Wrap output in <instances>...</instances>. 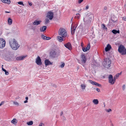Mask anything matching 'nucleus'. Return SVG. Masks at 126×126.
<instances>
[{
	"label": "nucleus",
	"instance_id": "nucleus-29",
	"mask_svg": "<svg viewBox=\"0 0 126 126\" xmlns=\"http://www.w3.org/2000/svg\"><path fill=\"white\" fill-rule=\"evenodd\" d=\"M101 25L102 27L103 30H107V28L105 26L104 24H102Z\"/></svg>",
	"mask_w": 126,
	"mask_h": 126
},
{
	"label": "nucleus",
	"instance_id": "nucleus-7",
	"mask_svg": "<svg viewBox=\"0 0 126 126\" xmlns=\"http://www.w3.org/2000/svg\"><path fill=\"white\" fill-rule=\"evenodd\" d=\"M109 82L112 84H113L115 81V77L113 78L112 76L111 75H109L108 77Z\"/></svg>",
	"mask_w": 126,
	"mask_h": 126
},
{
	"label": "nucleus",
	"instance_id": "nucleus-37",
	"mask_svg": "<svg viewBox=\"0 0 126 126\" xmlns=\"http://www.w3.org/2000/svg\"><path fill=\"white\" fill-rule=\"evenodd\" d=\"M82 50H83V51H84V52H85V51H87V50H88L86 48H84L83 47L82 48Z\"/></svg>",
	"mask_w": 126,
	"mask_h": 126
},
{
	"label": "nucleus",
	"instance_id": "nucleus-13",
	"mask_svg": "<svg viewBox=\"0 0 126 126\" xmlns=\"http://www.w3.org/2000/svg\"><path fill=\"white\" fill-rule=\"evenodd\" d=\"M77 27V26L75 27L74 25L72 24L71 27V34L72 35H73L74 34L75 31Z\"/></svg>",
	"mask_w": 126,
	"mask_h": 126
},
{
	"label": "nucleus",
	"instance_id": "nucleus-1",
	"mask_svg": "<svg viewBox=\"0 0 126 126\" xmlns=\"http://www.w3.org/2000/svg\"><path fill=\"white\" fill-rule=\"evenodd\" d=\"M9 44L11 48L13 50H16L20 47L17 41L15 39H11L9 40Z\"/></svg>",
	"mask_w": 126,
	"mask_h": 126
},
{
	"label": "nucleus",
	"instance_id": "nucleus-57",
	"mask_svg": "<svg viewBox=\"0 0 126 126\" xmlns=\"http://www.w3.org/2000/svg\"><path fill=\"white\" fill-rule=\"evenodd\" d=\"M82 44H81V46H82Z\"/></svg>",
	"mask_w": 126,
	"mask_h": 126
},
{
	"label": "nucleus",
	"instance_id": "nucleus-40",
	"mask_svg": "<svg viewBox=\"0 0 126 126\" xmlns=\"http://www.w3.org/2000/svg\"><path fill=\"white\" fill-rule=\"evenodd\" d=\"M125 85L124 84L122 86V89L123 90H125Z\"/></svg>",
	"mask_w": 126,
	"mask_h": 126
},
{
	"label": "nucleus",
	"instance_id": "nucleus-17",
	"mask_svg": "<svg viewBox=\"0 0 126 126\" xmlns=\"http://www.w3.org/2000/svg\"><path fill=\"white\" fill-rule=\"evenodd\" d=\"M42 38L44 40H49L51 39V38L49 37H47L43 34H42L41 35Z\"/></svg>",
	"mask_w": 126,
	"mask_h": 126
},
{
	"label": "nucleus",
	"instance_id": "nucleus-34",
	"mask_svg": "<svg viewBox=\"0 0 126 126\" xmlns=\"http://www.w3.org/2000/svg\"><path fill=\"white\" fill-rule=\"evenodd\" d=\"M13 103L14 105H16L17 106H18L19 105V103H18L17 102H15L14 101L13 102Z\"/></svg>",
	"mask_w": 126,
	"mask_h": 126
},
{
	"label": "nucleus",
	"instance_id": "nucleus-14",
	"mask_svg": "<svg viewBox=\"0 0 126 126\" xmlns=\"http://www.w3.org/2000/svg\"><path fill=\"white\" fill-rule=\"evenodd\" d=\"M52 63L51 62L48 60L46 59L45 60V63L46 66L52 65Z\"/></svg>",
	"mask_w": 126,
	"mask_h": 126
},
{
	"label": "nucleus",
	"instance_id": "nucleus-3",
	"mask_svg": "<svg viewBox=\"0 0 126 126\" xmlns=\"http://www.w3.org/2000/svg\"><path fill=\"white\" fill-rule=\"evenodd\" d=\"M59 35L62 37H65L67 36V33L66 30L64 29L60 28L58 32Z\"/></svg>",
	"mask_w": 126,
	"mask_h": 126
},
{
	"label": "nucleus",
	"instance_id": "nucleus-53",
	"mask_svg": "<svg viewBox=\"0 0 126 126\" xmlns=\"http://www.w3.org/2000/svg\"><path fill=\"white\" fill-rule=\"evenodd\" d=\"M63 113L62 112L61 113H60V115H62L63 114Z\"/></svg>",
	"mask_w": 126,
	"mask_h": 126
},
{
	"label": "nucleus",
	"instance_id": "nucleus-35",
	"mask_svg": "<svg viewBox=\"0 0 126 126\" xmlns=\"http://www.w3.org/2000/svg\"><path fill=\"white\" fill-rule=\"evenodd\" d=\"M90 45L89 43L88 44L87 47L86 48L87 49V50H88L90 49Z\"/></svg>",
	"mask_w": 126,
	"mask_h": 126
},
{
	"label": "nucleus",
	"instance_id": "nucleus-52",
	"mask_svg": "<svg viewBox=\"0 0 126 126\" xmlns=\"http://www.w3.org/2000/svg\"><path fill=\"white\" fill-rule=\"evenodd\" d=\"M26 98V100H28V97H26V98Z\"/></svg>",
	"mask_w": 126,
	"mask_h": 126
},
{
	"label": "nucleus",
	"instance_id": "nucleus-25",
	"mask_svg": "<svg viewBox=\"0 0 126 126\" xmlns=\"http://www.w3.org/2000/svg\"><path fill=\"white\" fill-rule=\"evenodd\" d=\"M112 32L114 34H116L117 33H119L120 32L119 30L117 31L115 30H113L112 31Z\"/></svg>",
	"mask_w": 126,
	"mask_h": 126
},
{
	"label": "nucleus",
	"instance_id": "nucleus-23",
	"mask_svg": "<svg viewBox=\"0 0 126 126\" xmlns=\"http://www.w3.org/2000/svg\"><path fill=\"white\" fill-rule=\"evenodd\" d=\"M12 19L10 18H9L8 20V22L9 25L12 24Z\"/></svg>",
	"mask_w": 126,
	"mask_h": 126
},
{
	"label": "nucleus",
	"instance_id": "nucleus-16",
	"mask_svg": "<svg viewBox=\"0 0 126 126\" xmlns=\"http://www.w3.org/2000/svg\"><path fill=\"white\" fill-rule=\"evenodd\" d=\"M81 58L82 59L81 60L84 63H85L86 61V60L84 55V54L82 55H81Z\"/></svg>",
	"mask_w": 126,
	"mask_h": 126
},
{
	"label": "nucleus",
	"instance_id": "nucleus-6",
	"mask_svg": "<svg viewBox=\"0 0 126 126\" xmlns=\"http://www.w3.org/2000/svg\"><path fill=\"white\" fill-rule=\"evenodd\" d=\"M59 53L56 50H52L50 53V56L53 57H55L59 55Z\"/></svg>",
	"mask_w": 126,
	"mask_h": 126
},
{
	"label": "nucleus",
	"instance_id": "nucleus-18",
	"mask_svg": "<svg viewBox=\"0 0 126 126\" xmlns=\"http://www.w3.org/2000/svg\"><path fill=\"white\" fill-rule=\"evenodd\" d=\"M111 48L110 45L109 44H108L106 47L105 48V50L106 51H109Z\"/></svg>",
	"mask_w": 126,
	"mask_h": 126
},
{
	"label": "nucleus",
	"instance_id": "nucleus-56",
	"mask_svg": "<svg viewBox=\"0 0 126 126\" xmlns=\"http://www.w3.org/2000/svg\"><path fill=\"white\" fill-rule=\"evenodd\" d=\"M82 44H81V46H82Z\"/></svg>",
	"mask_w": 126,
	"mask_h": 126
},
{
	"label": "nucleus",
	"instance_id": "nucleus-47",
	"mask_svg": "<svg viewBox=\"0 0 126 126\" xmlns=\"http://www.w3.org/2000/svg\"><path fill=\"white\" fill-rule=\"evenodd\" d=\"M76 15L78 17H79V16L80 15L79 14H77Z\"/></svg>",
	"mask_w": 126,
	"mask_h": 126
},
{
	"label": "nucleus",
	"instance_id": "nucleus-2",
	"mask_svg": "<svg viewBox=\"0 0 126 126\" xmlns=\"http://www.w3.org/2000/svg\"><path fill=\"white\" fill-rule=\"evenodd\" d=\"M85 16H84L83 20L85 24H89L91 23V20L93 17V15L91 13H86Z\"/></svg>",
	"mask_w": 126,
	"mask_h": 126
},
{
	"label": "nucleus",
	"instance_id": "nucleus-24",
	"mask_svg": "<svg viewBox=\"0 0 126 126\" xmlns=\"http://www.w3.org/2000/svg\"><path fill=\"white\" fill-rule=\"evenodd\" d=\"M93 103L95 105H97L98 104L99 101L97 99H94L93 101Z\"/></svg>",
	"mask_w": 126,
	"mask_h": 126
},
{
	"label": "nucleus",
	"instance_id": "nucleus-20",
	"mask_svg": "<svg viewBox=\"0 0 126 126\" xmlns=\"http://www.w3.org/2000/svg\"><path fill=\"white\" fill-rule=\"evenodd\" d=\"M47 27L45 26H44L42 27H41L40 28V31L41 32H43L46 29Z\"/></svg>",
	"mask_w": 126,
	"mask_h": 126
},
{
	"label": "nucleus",
	"instance_id": "nucleus-26",
	"mask_svg": "<svg viewBox=\"0 0 126 126\" xmlns=\"http://www.w3.org/2000/svg\"><path fill=\"white\" fill-rule=\"evenodd\" d=\"M80 86L82 89L84 90L86 87V85L85 84H81Z\"/></svg>",
	"mask_w": 126,
	"mask_h": 126
},
{
	"label": "nucleus",
	"instance_id": "nucleus-22",
	"mask_svg": "<svg viewBox=\"0 0 126 126\" xmlns=\"http://www.w3.org/2000/svg\"><path fill=\"white\" fill-rule=\"evenodd\" d=\"M1 1L3 3L9 4L10 3V0H1Z\"/></svg>",
	"mask_w": 126,
	"mask_h": 126
},
{
	"label": "nucleus",
	"instance_id": "nucleus-50",
	"mask_svg": "<svg viewBox=\"0 0 126 126\" xmlns=\"http://www.w3.org/2000/svg\"><path fill=\"white\" fill-rule=\"evenodd\" d=\"M28 102V101L27 100H26V101H24V103H27Z\"/></svg>",
	"mask_w": 126,
	"mask_h": 126
},
{
	"label": "nucleus",
	"instance_id": "nucleus-43",
	"mask_svg": "<svg viewBox=\"0 0 126 126\" xmlns=\"http://www.w3.org/2000/svg\"><path fill=\"white\" fill-rule=\"evenodd\" d=\"M52 86H53V87L55 88H56V85H55V84H52Z\"/></svg>",
	"mask_w": 126,
	"mask_h": 126
},
{
	"label": "nucleus",
	"instance_id": "nucleus-46",
	"mask_svg": "<svg viewBox=\"0 0 126 126\" xmlns=\"http://www.w3.org/2000/svg\"><path fill=\"white\" fill-rule=\"evenodd\" d=\"M89 8V6L88 5H87L86 6L85 9L86 10L88 9Z\"/></svg>",
	"mask_w": 126,
	"mask_h": 126
},
{
	"label": "nucleus",
	"instance_id": "nucleus-48",
	"mask_svg": "<svg viewBox=\"0 0 126 126\" xmlns=\"http://www.w3.org/2000/svg\"><path fill=\"white\" fill-rule=\"evenodd\" d=\"M28 3H29V5L30 6H31L32 5V3H30V2H29Z\"/></svg>",
	"mask_w": 126,
	"mask_h": 126
},
{
	"label": "nucleus",
	"instance_id": "nucleus-54",
	"mask_svg": "<svg viewBox=\"0 0 126 126\" xmlns=\"http://www.w3.org/2000/svg\"><path fill=\"white\" fill-rule=\"evenodd\" d=\"M122 72H121L120 73H118V74H119V75H121L122 74Z\"/></svg>",
	"mask_w": 126,
	"mask_h": 126
},
{
	"label": "nucleus",
	"instance_id": "nucleus-8",
	"mask_svg": "<svg viewBox=\"0 0 126 126\" xmlns=\"http://www.w3.org/2000/svg\"><path fill=\"white\" fill-rule=\"evenodd\" d=\"M5 42L3 39L0 38V48H4L5 46Z\"/></svg>",
	"mask_w": 126,
	"mask_h": 126
},
{
	"label": "nucleus",
	"instance_id": "nucleus-19",
	"mask_svg": "<svg viewBox=\"0 0 126 126\" xmlns=\"http://www.w3.org/2000/svg\"><path fill=\"white\" fill-rule=\"evenodd\" d=\"M26 57V56H20L17 57L16 58V60L18 61L22 60H23Z\"/></svg>",
	"mask_w": 126,
	"mask_h": 126
},
{
	"label": "nucleus",
	"instance_id": "nucleus-31",
	"mask_svg": "<svg viewBox=\"0 0 126 126\" xmlns=\"http://www.w3.org/2000/svg\"><path fill=\"white\" fill-rule=\"evenodd\" d=\"M27 124L28 125H32L33 124V122L32 121H31L27 123Z\"/></svg>",
	"mask_w": 126,
	"mask_h": 126
},
{
	"label": "nucleus",
	"instance_id": "nucleus-30",
	"mask_svg": "<svg viewBox=\"0 0 126 126\" xmlns=\"http://www.w3.org/2000/svg\"><path fill=\"white\" fill-rule=\"evenodd\" d=\"M116 21H114L113 20L111 19V21H110L109 23H110V24H112L113 23H116Z\"/></svg>",
	"mask_w": 126,
	"mask_h": 126
},
{
	"label": "nucleus",
	"instance_id": "nucleus-5",
	"mask_svg": "<svg viewBox=\"0 0 126 126\" xmlns=\"http://www.w3.org/2000/svg\"><path fill=\"white\" fill-rule=\"evenodd\" d=\"M119 52L122 55L126 54V49L123 45H120L118 48Z\"/></svg>",
	"mask_w": 126,
	"mask_h": 126
},
{
	"label": "nucleus",
	"instance_id": "nucleus-21",
	"mask_svg": "<svg viewBox=\"0 0 126 126\" xmlns=\"http://www.w3.org/2000/svg\"><path fill=\"white\" fill-rule=\"evenodd\" d=\"M63 37H61L60 36H58L57 37V39L58 41L60 42H61L63 40Z\"/></svg>",
	"mask_w": 126,
	"mask_h": 126
},
{
	"label": "nucleus",
	"instance_id": "nucleus-44",
	"mask_svg": "<svg viewBox=\"0 0 126 126\" xmlns=\"http://www.w3.org/2000/svg\"><path fill=\"white\" fill-rule=\"evenodd\" d=\"M36 29V27H32V29L33 31H35Z\"/></svg>",
	"mask_w": 126,
	"mask_h": 126
},
{
	"label": "nucleus",
	"instance_id": "nucleus-9",
	"mask_svg": "<svg viewBox=\"0 0 126 126\" xmlns=\"http://www.w3.org/2000/svg\"><path fill=\"white\" fill-rule=\"evenodd\" d=\"M53 13L51 11L48 12L47 14L46 17L49 18L50 20H52L53 17Z\"/></svg>",
	"mask_w": 126,
	"mask_h": 126
},
{
	"label": "nucleus",
	"instance_id": "nucleus-38",
	"mask_svg": "<svg viewBox=\"0 0 126 126\" xmlns=\"http://www.w3.org/2000/svg\"><path fill=\"white\" fill-rule=\"evenodd\" d=\"M83 0H78V3L79 4L81 3L83 1Z\"/></svg>",
	"mask_w": 126,
	"mask_h": 126
},
{
	"label": "nucleus",
	"instance_id": "nucleus-45",
	"mask_svg": "<svg viewBox=\"0 0 126 126\" xmlns=\"http://www.w3.org/2000/svg\"><path fill=\"white\" fill-rule=\"evenodd\" d=\"M96 90L98 92H99L100 91V89L98 88H96Z\"/></svg>",
	"mask_w": 126,
	"mask_h": 126
},
{
	"label": "nucleus",
	"instance_id": "nucleus-28",
	"mask_svg": "<svg viewBox=\"0 0 126 126\" xmlns=\"http://www.w3.org/2000/svg\"><path fill=\"white\" fill-rule=\"evenodd\" d=\"M11 122L12 123L15 124L17 123V121L16 119H14L11 121Z\"/></svg>",
	"mask_w": 126,
	"mask_h": 126
},
{
	"label": "nucleus",
	"instance_id": "nucleus-12",
	"mask_svg": "<svg viewBox=\"0 0 126 126\" xmlns=\"http://www.w3.org/2000/svg\"><path fill=\"white\" fill-rule=\"evenodd\" d=\"M64 46L68 48L69 50H71L72 49L71 45L70 42H68L64 44Z\"/></svg>",
	"mask_w": 126,
	"mask_h": 126
},
{
	"label": "nucleus",
	"instance_id": "nucleus-42",
	"mask_svg": "<svg viewBox=\"0 0 126 126\" xmlns=\"http://www.w3.org/2000/svg\"><path fill=\"white\" fill-rule=\"evenodd\" d=\"M106 111L108 112H109L111 111V110L110 109H109L108 110H107Z\"/></svg>",
	"mask_w": 126,
	"mask_h": 126
},
{
	"label": "nucleus",
	"instance_id": "nucleus-51",
	"mask_svg": "<svg viewBox=\"0 0 126 126\" xmlns=\"http://www.w3.org/2000/svg\"><path fill=\"white\" fill-rule=\"evenodd\" d=\"M5 12L6 13H9L10 12H8V11H5Z\"/></svg>",
	"mask_w": 126,
	"mask_h": 126
},
{
	"label": "nucleus",
	"instance_id": "nucleus-39",
	"mask_svg": "<svg viewBox=\"0 0 126 126\" xmlns=\"http://www.w3.org/2000/svg\"><path fill=\"white\" fill-rule=\"evenodd\" d=\"M119 74H118V73H117V74L115 76V79L116 78V79H117V78L118 77H119Z\"/></svg>",
	"mask_w": 126,
	"mask_h": 126
},
{
	"label": "nucleus",
	"instance_id": "nucleus-32",
	"mask_svg": "<svg viewBox=\"0 0 126 126\" xmlns=\"http://www.w3.org/2000/svg\"><path fill=\"white\" fill-rule=\"evenodd\" d=\"M62 64H61L60 66V67L61 68H63L65 65V63H62Z\"/></svg>",
	"mask_w": 126,
	"mask_h": 126
},
{
	"label": "nucleus",
	"instance_id": "nucleus-27",
	"mask_svg": "<svg viewBox=\"0 0 126 126\" xmlns=\"http://www.w3.org/2000/svg\"><path fill=\"white\" fill-rule=\"evenodd\" d=\"M3 66V65H2V70L3 71L5 72V74L6 75H8L9 74V73L8 72V71H7L5 69H4V68H3L2 67V66Z\"/></svg>",
	"mask_w": 126,
	"mask_h": 126
},
{
	"label": "nucleus",
	"instance_id": "nucleus-49",
	"mask_svg": "<svg viewBox=\"0 0 126 126\" xmlns=\"http://www.w3.org/2000/svg\"><path fill=\"white\" fill-rule=\"evenodd\" d=\"M107 7H104V10H107Z\"/></svg>",
	"mask_w": 126,
	"mask_h": 126
},
{
	"label": "nucleus",
	"instance_id": "nucleus-11",
	"mask_svg": "<svg viewBox=\"0 0 126 126\" xmlns=\"http://www.w3.org/2000/svg\"><path fill=\"white\" fill-rule=\"evenodd\" d=\"M88 81L92 85H94L99 87H100L101 86V84H99L95 81H93L92 80H89Z\"/></svg>",
	"mask_w": 126,
	"mask_h": 126
},
{
	"label": "nucleus",
	"instance_id": "nucleus-41",
	"mask_svg": "<svg viewBox=\"0 0 126 126\" xmlns=\"http://www.w3.org/2000/svg\"><path fill=\"white\" fill-rule=\"evenodd\" d=\"M4 103V102L2 101L1 102L0 104V106L3 105Z\"/></svg>",
	"mask_w": 126,
	"mask_h": 126
},
{
	"label": "nucleus",
	"instance_id": "nucleus-33",
	"mask_svg": "<svg viewBox=\"0 0 126 126\" xmlns=\"http://www.w3.org/2000/svg\"><path fill=\"white\" fill-rule=\"evenodd\" d=\"M49 20L48 19V18H46V19L45 20V23L46 24L48 23V22H49Z\"/></svg>",
	"mask_w": 126,
	"mask_h": 126
},
{
	"label": "nucleus",
	"instance_id": "nucleus-55",
	"mask_svg": "<svg viewBox=\"0 0 126 126\" xmlns=\"http://www.w3.org/2000/svg\"><path fill=\"white\" fill-rule=\"evenodd\" d=\"M111 125L112 126H113V124H112Z\"/></svg>",
	"mask_w": 126,
	"mask_h": 126
},
{
	"label": "nucleus",
	"instance_id": "nucleus-36",
	"mask_svg": "<svg viewBox=\"0 0 126 126\" xmlns=\"http://www.w3.org/2000/svg\"><path fill=\"white\" fill-rule=\"evenodd\" d=\"M17 3L21 5H22L23 6H24V4H23V2H22V1L18 2H17Z\"/></svg>",
	"mask_w": 126,
	"mask_h": 126
},
{
	"label": "nucleus",
	"instance_id": "nucleus-4",
	"mask_svg": "<svg viewBox=\"0 0 126 126\" xmlns=\"http://www.w3.org/2000/svg\"><path fill=\"white\" fill-rule=\"evenodd\" d=\"M111 61L110 60L107 58L105 59L103 62V65L105 67L108 68L110 66Z\"/></svg>",
	"mask_w": 126,
	"mask_h": 126
},
{
	"label": "nucleus",
	"instance_id": "nucleus-15",
	"mask_svg": "<svg viewBox=\"0 0 126 126\" xmlns=\"http://www.w3.org/2000/svg\"><path fill=\"white\" fill-rule=\"evenodd\" d=\"M41 22V20H36L33 23V25H38L40 24Z\"/></svg>",
	"mask_w": 126,
	"mask_h": 126
},
{
	"label": "nucleus",
	"instance_id": "nucleus-10",
	"mask_svg": "<svg viewBox=\"0 0 126 126\" xmlns=\"http://www.w3.org/2000/svg\"><path fill=\"white\" fill-rule=\"evenodd\" d=\"M36 63L38 65H40L42 64V63L41 62V60L39 56H38L36 59Z\"/></svg>",
	"mask_w": 126,
	"mask_h": 126
}]
</instances>
